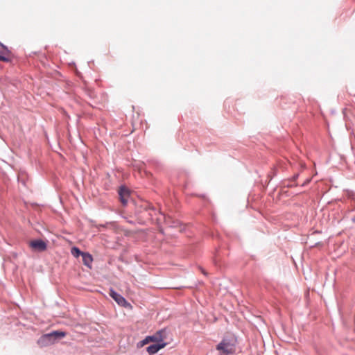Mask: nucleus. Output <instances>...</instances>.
I'll use <instances>...</instances> for the list:
<instances>
[{
	"mask_svg": "<svg viewBox=\"0 0 355 355\" xmlns=\"http://www.w3.org/2000/svg\"><path fill=\"white\" fill-rule=\"evenodd\" d=\"M164 333V330H160L157 331L155 335L148 336L149 340L152 342H164V337L162 334Z\"/></svg>",
	"mask_w": 355,
	"mask_h": 355,
	"instance_id": "1a4fd4ad",
	"label": "nucleus"
},
{
	"mask_svg": "<svg viewBox=\"0 0 355 355\" xmlns=\"http://www.w3.org/2000/svg\"><path fill=\"white\" fill-rule=\"evenodd\" d=\"M110 295L116 301V302L123 307H127L130 304L120 294L116 293L114 289L111 288L110 291Z\"/></svg>",
	"mask_w": 355,
	"mask_h": 355,
	"instance_id": "f03ea898",
	"label": "nucleus"
},
{
	"mask_svg": "<svg viewBox=\"0 0 355 355\" xmlns=\"http://www.w3.org/2000/svg\"><path fill=\"white\" fill-rule=\"evenodd\" d=\"M220 355H230L235 352V341L233 339L223 338L216 346Z\"/></svg>",
	"mask_w": 355,
	"mask_h": 355,
	"instance_id": "f257e3e1",
	"label": "nucleus"
},
{
	"mask_svg": "<svg viewBox=\"0 0 355 355\" xmlns=\"http://www.w3.org/2000/svg\"><path fill=\"white\" fill-rule=\"evenodd\" d=\"M129 190L124 187H121L119 191V195L120 200L123 205H125L128 202V198L129 197Z\"/></svg>",
	"mask_w": 355,
	"mask_h": 355,
	"instance_id": "0eeeda50",
	"label": "nucleus"
},
{
	"mask_svg": "<svg viewBox=\"0 0 355 355\" xmlns=\"http://www.w3.org/2000/svg\"><path fill=\"white\" fill-rule=\"evenodd\" d=\"M10 51L7 46L0 42V61L8 62L10 61L9 55Z\"/></svg>",
	"mask_w": 355,
	"mask_h": 355,
	"instance_id": "39448f33",
	"label": "nucleus"
},
{
	"mask_svg": "<svg viewBox=\"0 0 355 355\" xmlns=\"http://www.w3.org/2000/svg\"><path fill=\"white\" fill-rule=\"evenodd\" d=\"M71 254L75 257H78L79 256H82V254L83 253L80 250V249L77 247H73L71 250Z\"/></svg>",
	"mask_w": 355,
	"mask_h": 355,
	"instance_id": "9b49d317",
	"label": "nucleus"
},
{
	"mask_svg": "<svg viewBox=\"0 0 355 355\" xmlns=\"http://www.w3.org/2000/svg\"><path fill=\"white\" fill-rule=\"evenodd\" d=\"M51 334L49 333L42 336L37 341L38 344L42 347L54 344L55 343L53 341V338L51 337Z\"/></svg>",
	"mask_w": 355,
	"mask_h": 355,
	"instance_id": "7ed1b4c3",
	"label": "nucleus"
},
{
	"mask_svg": "<svg viewBox=\"0 0 355 355\" xmlns=\"http://www.w3.org/2000/svg\"><path fill=\"white\" fill-rule=\"evenodd\" d=\"M166 343L164 342H162V343H155L149 345L146 348V351L149 354H156L159 349L164 348L166 346Z\"/></svg>",
	"mask_w": 355,
	"mask_h": 355,
	"instance_id": "423d86ee",
	"label": "nucleus"
},
{
	"mask_svg": "<svg viewBox=\"0 0 355 355\" xmlns=\"http://www.w3.org/2000/svg\"><path fill=\"white\" fill-rule=\"evenodd\" d=\"M352 221L355 223V217L353 218Z\"/></svg>",
	"mask_w": 355,
	"mask_h": 355,
	"instance_id": "ddd939ff",
	"label": "nucleus"
},
{
	"mask_svg": "<svg viewBox=\"0 0 355 355\" xmlns=\"http://www.w3.org/2000/svg\"><path fill=\"white\" fill-rule=\"evenodd\" d=\"M31 247L35 250L39 252H43L46 249V243L42 240H34L30 243Z\"/></svg>",
	"mask_w": 355,
	"mask_h": 355,
	"instance_id": "20e7f679",
	"label": "nucleus"
},
{
	"mask_svg": "<svg viewBox=\"0 0 355 355\" xmlns=\"http://www.w3.org/2000/svg\"><path fill=\"white\" fill-rule=\"evenodd\" d=\"M83 262L88 268H92V263L93 261L92 256L88 252H84L82 254Z\"/></svg>",
	"mask_w": 355,
	"mask_h": 355,
	"instance_id": "6e6552de",
	"label": "nucleus"
},
{
	"mask_svg": "<svg viewBox=\"0 0 355 355\" xmlns=\"http://www.w3.org/2000/svg\"><path fill=\"white\" fill-rule=\"evenodd\" d=\"M51 334V337L53 338L54 343L59 339H61L64 338L66 336V333L64 331H53L52 332H50Z\"/></svg>",
	"mask_w": 355,
	"mask_h": 355,
	"instance_id": "9d476101",
	"label": "nucleus"
},
{
	"mask_svg": "<svg viewBox=\"0 0 355 355\" xmlns=\"http://www.w3.org/2000/svg\"><path fill=\"white\" fill-rule=\"evenodd\" d=\"M149 342H150V340H149L148 336H147L145 339H144L141 341V343H142V345H144L148 343Z\"/></svg>",
	"mask_w": 355,
	"mask_h": 355,
	"instance_id": "f8f14e48",
	"label": "nucleus"
},
{
	"mask_svg": "<svg viewBox=\"0 0 355 355\" xmlns=\"http://www.w3.org/2000/svg\"><path fill=\"white\" fill-rule=\"evenodd\" d=\"M204 275H206V272L204 270H202Z\"/></svg>",
	"mask_w": 355,
	"mask_h": 355,
	"instance_id": "4468645a",
	"label": "nucleus"
}]
</instances>
